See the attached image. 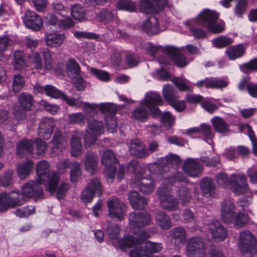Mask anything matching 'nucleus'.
<instances>
[{"instance_id":"obj_1","label":"nucleus","mask_w":257,"mask_h":257,"mask_svg":"<svg viewBox=\"0 0 257 257\" xmlns=\"http://www.w3.org/2000/svg\"><path fill=\"white\" fill-rule=\"evenodd\" d=\"M162 99L156 92L147 93L143 100L140 102V106L136 107L132 112V117L136 120L145 122L149 116V109L152 115L157 116L161 114L157 106L162 104Z\"/></svg>"},{"instance_id":"obj_2","label":"nucleus","mask_w":257,"mask_h":257,"mask_svg":"<svg viewBox=\"0 0 257 257\" xmlns=\"http://www.w3.org/2000/svg\"><path fill=\"white\" fill-rule=\"evenodd\" d=\"M187 179L181 173H177L173 177L162 180L161 186L157 191L160 205L162 208L169 211H175L178 209V203L171 194L170 187L176 182H185Z\"/></svg>"},{"instance_id":"obj_3","label":"nucleus","mask_w":257,"mask_h":257,"mask_svg":"<svg viewBox=\"0 0 257 257\" xmlns=\"http://www.w3.org/2000/svg\"><path fill=\"white\" fill-rule=\"evenodd\" d=\"M80 107L89 115L91 113H95L96 109L98 108L103 114L105 115V121L107 131L113 133L117 126V123L114 118L116 111L115 105L110 103H101L99 104L83 102Z\"/></svg>"},{"instance_id":"obj_4","label":"nucleus","mask_w":257,"mask_h":257,"mask_svg":"<svg viewBox=\"0 0 257 257\" xmlns=\"http://www.w3.org/2000/svg\"><path fill=\"white\" fill-rule=\"evenodd\" d=\"M216 179L219 185L224 187L229 186L232 191L237 195L249 193L246 178L243 173L232 174L229 179L225 173L221 172L216 176Z\"/></svg>"},{"instance_id":"obj_5","label":"nucleus","mask_w":257,"mask_h":257,"mask_svg":"<svg viewBox=\"0 0 257 257\" xmlns=\"http://www.w3.org/2000/svg\"><path fill=\"white\" fill-rule=\"evenodd\" d=\"M149 237L147 233L141 231L138 238L130 235L124 236L117 241L118 246L123 251H125L128 248L134 247L135 248L130 252V257H150L142 244Z\"/></svg>"},{"instance_id":"obj_6","label":"nucleus","mask_w":257,"mask_h":257,"mask_svg":"<svg viewBox=\"0 0 257 257\" xmlns=\"http://www.w3.org/2000/svg\"><path fill=\"white\" fill-rule=\"evenodd\" d=\"M221 218L225 223H233L235 226L240 227L246 223L248 218L246 214L237 211L233 201L228 199L221 203Z\"/></svg>"},{"instance_id":"obj_7","label":"nucleus","mask_w":257,"mask_h":257,"mask_svg":"<svg viewBox=\"0 0 257 257\" xmlns=\"http://www.w3.org/2000/svg\"><path fill=\"white\" fill-rule=\"evenodd\" d=\"M37 182L44 184L50 192H54L59 181V175L56 172L50 174V165L46 161H40L36 166Z\"/></svg>"},{"instance_id":"obj_8","label":"nucleus","mask_w":257,"mask_h":257,"mask_svg":"<svg viewBox=\"0 0 257 257\" xmlns=\"http://www.w3.org/2000/svg\"><path fill=\"white\" fill-rule=\"evenodd\" d=\"M219 14L214 11L205 9L202 11L196 18L197 23L205 27L212 33L222 32L225 29L223 22L216 23Z\"/></svg>"},{"instance_id":"obj_9","label":"nucleus","mask_w":257,"mask_h":257,"mask_svg":"<svg viewBox=\"0 0 257 257\" xmlns=\"http://www.w3.org/2000/svg\"><path fill=\"white\" fill-rule=\"evenodd\" d=\"M238 247L245 257H250L257 251L256 240L250 232L244 231L240 233Z\"/></svg>"},{"instance_id":"obj_10","label":"nucleus","mask_w":257,"mask_h":257,"mask_svg":"<svg viewBox=\"0 0 257 257\" xmlns=\"http://www.w3.org/2000/svg\"><path fill=\"white\" fill-rule=\"evenodd\" d=\"M129 224L132 232L136 234L139 237L140 232L144 230H139V229L145 227L150 224L151 221L150 215L145 211L134 212L130 214ZM145 232V231H144ZM146 233H147L145 231Z\"/></svg>"},{"instance_id":"obj_11","label":"nucleus","mask_w":257,"mask_h":257,"mask_svg":"<svg viewBox=\"0 0 257 257\" xmlns=\"http://www.w3.org/2000/svg\"><path fill=\"white\" fill-rule=\"evenodd\" d=\"M25 202L22 196L15 191L0 194V211H6L9 208L21 206Z\"/></svg>"},{"instance_id":"obj_12","label":"nucleus","mask_w":257,"mask_h":257,"mask_svg":"<svg viewBox=\"0 0 257 257\" xmlns=\"http://www.w3.org/2000/svg\"><path fill=\"white\" fill-rule=\"evenodd\" d=\"M104 132V126L102 121L94 119L89 120L87 122V129L84 136V143L86 145L93 144L96 137Z\"/></svg>"},{"instance_id":"obj_13","label":"nucleus","mask_w":257,"mask_h":257,"mask_svg":"<svg viewBox=\"0 0 257 257\" xmlns=\"http://www.w3.org/2000/svg\"><path fill=\"white\" fill-rule=\"evenodd\" d=\"M186 254L189 257H204L206 246L203 240L197 237L189 238L186 244Z\"/></svg>"},{"instance_id":"obj_14","label":"nucleus","mask_w":257,"mask_h":257,"mask_svg":"<svg viewBox=\"0 0 257 257\" xmlns=\"http://www.w3.org/2000/svg\"><path fill=\"white\" fill-rule=\"evenodd\" d=\"M18 103L20 104L21 108L19 106H15L13 114L17 120H21L26 117L25 111L29 110L32 106L33 99L32 95L26 93H21L18 98Z\"/></svg>"},{"instance_id":"obj_15","label":"nucleus","mask_w":257,"mask_h":257,"mask_svg":"<svg viewBox=\"0 0 257 257\" xmlns=\"http://www.w3.org/2000/svg\"><path fill=\"white\" fill-rule=\"evenodd\" d=\"M101 162L105 166V173L107 182H112L115 176V164L117 163L113 152L110 150L105 151L102 155Z\"/></svg>"},{"instance_id":"obj_16","label":"nucleus","mask_w":257,"mask_h":257,"mask_svg":"<svg viewBox=\"0 0 257 257\" xmlns=\"http://www.w3.org/2000/svg\"><path fill=\"white\" fill-rule=\"evenodd\" d=\"M144 172V170L142 169L141 174L137 175L132 179V184L133 187H138L143 194H150L155 189V182L151 178L142 177V174Z\"/></svg>"},{"instance_id":"obj_17","label":"nucleus","mask_w":257,"mask_h":257,"mask_svg":"<svg viewBox=\"0 0 257 257\" xmlns=\"http://www.w3.org/2000/svg\"><path fill=\"white\" fill-rule=\"evenodd\" d=\"M163 92L165 99L168 101L170 104L177 111H182L185 109L184 101L178 100V97L175 94L174 88L171 85H165Z\"/></svg>"},{"instance_id":"obj_18","label":"nucleus","mask_w":257,"mask_h":257,"mask_svg":"<svg viewBox=\"0 0 257 257\" xmlns=\"http://www.w3.org/2000/svg\"><path fill=\"white\" fill-rule=\"evenodd\" d=\"M108 215L111 217H115L119 220L123 219L126 212V206L117 198L111 199L108 201Z\"/></svg>"},{"instance_id":"obj_19","label":"nucleus","mask_w":257,"mask_h":257,"mask_svg":"<svg viewBox=\"0 0 257 257\" xmlns=\"http://www.w3.org/2000/svg\"><path fill=\"white\" fill-rule=\"evenodd\" d=\"M46 94L47 96L55 98H61L71 106L80 107L83 104L82 101L79 99L69 97L52 85H46Z\"/></svg>"},{"instance_id":"obj_20","label":"nucleus","mask_w":257,"mask_h":257,"mask_svg":"<svg viewBox=\"0 0 257 257\" xmlns=\"http://www.w3.org/2000/svg\"><path fill=\"white\" fill-rule=\"evenodd\" d=\"M101 187L97 179L92 180L87 187L81 194V199L85 203L90 202L93 199L94 194H101Z\"/></svg>"},{"instance_id":"obj_21","label":"nucleus","mask_w":257,"mask_h":257,"mask_svg":"<svg viewBox=\"0 0 257 257\" xmlns=\"http://www.w3.org/2000/svg\"><path fill=\"white\" fill-rule=\"evenodd\" d=\"M166 4V0H141L139 8L145 13H155Z\"/></svg>"},{"instance_id":"obj_22","label":"nucleus","mask_w":257,"mask_h":257,"mask_svg":"<svg viewBox=\"0 0 257 257\" xmlns=\"http://www.w3.org/2000/svg\"><path fill=\"white\" fill-rule=\"evenodd\" d=\"M52 151L55 153L62 152L67 146V137L61 131L56 130L50 142Z\"/></svg>"},{"instance_id":"obj_23","label":"nucleus","mask_w":257,"mask_h":257,"mask_svg":"<svg viewBox=\"0 0 257 257\" xmlns=\"http://www.w3.org/2000/svg\"><path fill=\"white\" fill-rule=\"evenodd\" d=\"M55 126L54 120L51 118H43L38 128V134L46 140L49 139Z\"/></svg>"},{"instance_id":"obj_24","label":"nucleus","mask_w":257,"mask_h":257,"mask_svg":"<svg viewBox=\"0 0 257 257\" xmlns=\"http://www.w3.org/2000/svg\"><path fill=\"white\" fill-rule=\"evenodd\" d=\"M23 22L27 28L35 31L39 30L43 26L41 18L35 12L29 10L26 12Z\"/></svg>"},{"instance_id":"obj_25","label":"nucleus","mask_w":257,"mask_h":257,"mask_svg":"<svg viewBox=\"0 0 257 257\" xmlns=\"http://www.w3.org/2000/svg\"><path fill=\"white\" fill-rule=\"evenodd\" d=\"M228 83V81L224 79L208 77L198 81L196 83V85L199 88H201L203 86H205L206 88H221L226 87Z\"/></svg>"},{"instance_id":"obj_26","label":"nucleus","mask_w":257,"mask_h":257,"mask_svg":"<svg viewBox=\"0 0 257 257\" xmlns=\"http://www.w3.org/2000/svg\"><path fill=\"white\" fill-rule=\"evenodd\" d=\"M39 184H40L38 183L37 180L36 182L30 181L23 187L22 193L17 192L22 196L24 200L25 199L24 197H31L32 196H37L41 197L43 195V192L42 189L39 186Z\"/></svg>"},{"instance_id":"obj_27","label":"nucleus","mask_w":257,"mask_h":257,"mask_svg":"<svg viewBox=\"0 0 257 257\" xmlns=\"http://www.w3.org/2000/svg\"><path fill=\"white\" fill-rule=\"evenodd\" d=\"M128 150L131 155L139 158L147 157L145 145L140 140L134 139L128 143Z\"/></svg>"},{"instance_id":"obj_28","label":"nucleus","mask_w":257,"mask_h":257,"mask_svg":"<svg viewBox=\"0 0 257 257\" xmlns=\"http://www.w3.org/2000/svg\"><path fill=\"white\" fill-rule=\"evenodd\" d=\"M208 227L213 237L216 241H222L226 237V231L219 221L213 220Z\"/></svg>"},{"instance_id":"obj_29","label":"nucleus","mask_w":257,"mask_h":257,"mask_svg":"<svg viewBox=\"0 0 257 257\" xmlns=\"http://www.w3.org/2000/svg\"><path fill=\"white\" fill-rule=\"evenodd\" d=\"M81 132L78 131L73 132L70 142L71 154L73 157H78L82 154Z\"/></svg>"},{"instance_id":"obj_30","label":"nucleus","mask_w":257,"mask_h":257,"mask_svg":"<svg viewBox=\"0 0 257 257\" xmlns=\"http://www.w3.org/2000/svg\"><path fill=\"white\" fill-rule=\"evenodd\" d=\"M183 171L189 176L197 177L201 173V168L196 160L188 159L184 163Z\"/></svg>"},{"instance_id":"obj_31","label":"nucleus","mask_w":257,"mask_h":257,"mask_svg":"<svg viewBox=\"0 0 257 257\" xmlns=\"http://www.w3.org/2000/svg\"><path fill=\"white\" fill-rule=\"evenodd\" d=\"M65 38L64 34L54 33L46 35L45 40L47 46L56 48L63 44Z\"/></svg>"},{"instance_id":"obj_32","label":"nucleus","mask_w":257,"mask_h":257,"mask_svg":"<svg viewBox=\"0 0 257 257\" xmlns=\"http://www.w3.org/2000/svg\"><path fill=\"white\" fill-rule=\"evenodd\" d=\"M171 237L172 242L176 246L183 245L186 241V233L181 227H176L171 231Z\"/></svg>"},{"instance_id":"obj_33","label":"nucleus","mask_w":257,"mask_h":257,"mask_svg":"<svg viewBox=\"0 0 257 257\" xmlns=\"http://www.w3.org/2000/svg\"><path fill=\"white\" fill-rule=\"evenodd\" d=\"M128 197L131 206L135 209H143L147 204L146 198L140 196L136 191L131 192Z\"/></svg>"},{"instance_id":"obj_34","label":"nucleus","mask_w":257,"mask_h":257,"mask_svg":"<svg viewBox=\"0 0 257 257\" xmlns=\"http://www.w3.org/2000/svg\"><path fill=\"white\" fill-rule=\"evenodd\" d=\"M142 29L150 35L156 34L159 33L158 21L154 16L150 17L146 20L142 25Z\"/></svg>"},{"instance_id":"obj_35","label":"nucleus","mask_w":257,"mask_h":257,"mask_svg":"<svg viewBox=\"0 0 257 257\" xmlns=\"http://www.w3.org/2000/svg\"><path fill=\"white\" fill-rule=\"evenodd\" d=\"M200 188L203 195L207 197H213L215 194V187L213 181L209 178L201 181Z\"/></svg>"},{"instance_id":"obj_36","label":"nucleus","mask_w":257,"mask_h":257,"mask_svg":"<svg viewBox=\"0 0 257 257\" xmlns=\"http://www.w3.org/2000/svg\"><path fill=\"white\" fill-rule=\"evenodd\" d=\"M34 167V163L32 161L26 160L20 164L17 167V173L21 179H25L30 174Z\"/></svg>"},{"instance_id":"obj_37","label":"nucleus","mask_w":257,"mask_h":257,"mask_svg":"<svg viewBox=\"0 0 257 257\" xmlns=\"http://www.w3.org/2000/svg\"><path fill=\"white\" fill-rule=\"evenodd\" d=\"M17 147L19 155L31 154L34 151V142L32 140H23L18 143Z\"/></svg>"},{"instance_id":"obj_38","label":"nucleus","mask_w":257,"mask_h":257,"mask_svg":"<svg viewBox=\"0 0 257 257\" xmlns=\"http://www.w3.org/2000/svg\"><path fill=\"white\" fill-rule=\"evenodd\" d=\"M167 51L171 59L177 66L183 67L187 65L185 56L181 54L178 50L174 48H169Z\"/></svg>"},{"instance_id":"obj_39","label":"nucleus","mask_w":257,"mask_h":257,"mask_svg":"<svg viewBox=\"0 0 257 257\" xmlns=\"http://www.w3.org/2000/svg\"><path fill=\"white\" fill-rule=\"evenodd\" d=\"M211 122L215 131L217 133L224 134L229 131L228 124L220 117H213Z\"/></svg>"},{"instance_id":"obj_40","label":"nucleus","mask_w":257,"mask_h":257,"mask_svg":"<svg viewBox=\"0 0 257 257\" xmlns=\"http://www.w3.org/2000/svg\"><path fill=\"white\" fill-rule=\"evenodd\" d=\"M41 53L43 56V70L48 71L53 69V52L51 51L48 48H44L41 50Z\"/></svg>"},{"instance_id":"obj_41","label":"nucleus","mask_w":257,"mask_h":257,"mask_svg":"<svg viewBox=\"0 0 257 257\" xmlns=\"http://www.w3.org/2000/svg\"><path fill=\"white\" fill-rule=\"evenodd\" d=\"M115 11L108 10H103L99 12L96 15V19L98 21L104 23H108L112 20H116Z\"/></svg>"},{"instance_id":"obj_42","label":"nucleus","mask_w":257,"mask_h":257,"mask_svg":"<svg viewBox=\"0 0 257 257\" xmlns=\"http://www.w3.org/2000/svg\"><path fill=\"white\" fill-rule=\"evenodd\" d=\"M98 158L93 153L87 154L85 157L84 165L85 169L92 173L97 169Z\"/></svg>"},{"instance_id":"obj_43","label":"nucleus","mask_w":257,"mask_h":257,"mask_svg":"<svg viewBox=\"0 0 257 257\" xmlns=\"http://www.w3.org/2000/svg\"><path fill=\"white\" fill-rule=\"evenodd\" d=\"M226 53L229 59L232 60L241 57L244 53V49L243 45L239 44L228 48Z\"/></svg>"},{"instance_id":"obj_44","label":"nucleus","mask_w":257,"mask_h":257,"mask_svg":"<svg viewBox=\"0 0 257 257\" xmlns=\"http://www.w3.org/2000/svg\"><path fill=\"white\" fill-rule=\"evenodd\" d=\"M176 195L183 205L188 203L191 199L190 190L185 186L180 187L176 191Z\"/></svg>"},{"instance_id":"obj_45","label":"nucleus","mask_w":257,"mask_h":257,"mask_svg":"<svg viewBox=\"0 0 257 257\" xmlns=\"http://www.w3.org/2000/svg\"><path fill=\"white\" fill-rule=\"evenodd\" d=\"M156 218L157 223L162 229L167 230L171 227V219L165 212H159Z\"/></svg>"},{"instance_id":"obj_46","label":"nucleus","mask_w":257,"mask_h":257,"mask_svg":"<svg viewBox=\"0 0 257 257\" xmlns=\"http://www.w3.org/2000/svg\"><path fill=\"white\" fill-rule=\"evenodd\" d=\"M66 68L68 75L72 77L78 76L80 72V67L74 59L67 61Z\"/></svg>"},{"instance_id":"obj_47","label":"nucleus","mask_w":257,"mask_h":257,"mask_svg":"<svg viewBox=\"0 0 257 257\" xmlns=\"http://www.w3.org/2000/svg\"><path fill=\"white\" fill-rule=\"evenodd\" d=\"M116 7L118 10L129 12H136L137 10V5L132 0H119L117 2Z\"/></svg>"},{"instance_id":"obj_48","label":"nucleus","mask_w":257,"mask_h":257,"mask_svg":"<svg viewBox=\"0 0 257 257\" xmlns=\"http://www.w3.org/2000/svg\"><path fill=\"white\" fill-rule=\"evenodd\" d=\"M176 87L180 91H185L191 89V82L185 78L176 77L171 80Z\"/></svg>"},{"instance_id":"obj_49","label":"nucleus","mask_w":257,"mask_h":257,"mask_svg":"<svg viewBox=\"0 0 257 257\" xmlns=\"http://www.w3.org/2000/svg\"><path fill=\"white\" fill-rule=\"evenodd\" d=\"M30 61L37 70H43V65L40 54L36 51H33L28 57Z\"/></svg>"},{"instance_id":"obj_50","label":"nucleus","mask_w":257,"mask_h":257,"mask_svg":"<svg viewBox=\"0 0 257 257\" xmlns=\"http://www.w3.org/2000/svg\"><path fill=\"white\" fill-rule=\"evenodd\" d=\"M212 43L215 47L221 48L232 44L233 40L226 36H221L213 39Z\"/></svg>"},{"instance_id":"obj_51","label":"nucleus","mask_w":257,"mask_h":257,"mask_svg":"<svg viewBox=\"0 0 257 257\" xmlns=\"http://www.w3.org/2000/svg\"><path fill=\"white\" fill-rule=\"evenodd\" d=\"M70 167V180L74 183L81 175L80 165L78 162L75 161L71 163Z\"/></svg>"},{"instance_id":"obj_52","label":"nucleus","mask_w":257,"mask_h":257,"mask_svg":"<svg viewBox=\"0 0 257 257\" xmlns=\"http://www.w3.org/2000/svg\"><path fill=\"white\" fill-rule=\"evenodd\" d=\"M26 66L23 53L21 51H16L14 54V67L16 70H21Z\"/></svg>"},{"instance_id":"obj_53","label":"nucleus","mask_w":257,"mask_h":257,"mask_svg":"<svg viewBox=\"0 0 257 257\" xmlns=\"http://www.w3.org/2000/svg\"><path fill=\"white\" fill-rule=\"evenodd\" d=\"M68 116V122L70 124H84L86 116L81 112H77L69 114Z\"/></svg>"},{"instance_id":"obj_54","label":"nucleus","mask_w":257,"mask_h":257,"mask_svg":"<svg viewBox=\"0 0 257 257\" xmlns=\"http://www.w3.org/2000/svg\"><path fill=\"white\" fill-rule=\"evenodd\" d=\"M71 15L74 19L82 21L84 18V11L82 7L78 4H75L71 7Z\"/></svg>"},{"instance_id":"obj_55","label":"nucleus","mask_w":257,"mask_h":257,"mask_svg":"<svg viewBox=\"0 0 257 257\" xmlns=\"http://www.w3.org/2000/svg\"><path fill=\"white\" fill-rule=\"evenodd\" d=\"M200 135L203 136L204 139L208 144H210L209 141H211L213 136L210 125L202 123L200 125Z\"/></svg>"},{"instance_id":"obj_56","label":"nucleus","mask_w":257,"mask_h":257,"mask_svg":"<svg viewBox=\"0 0 257 257\" xmlns=\"http://www.w3.org/2000/svg\"><path fill=\"white\" fill-rule=\"evenodd\" d=\"M147 254L159 252L162 248L160 243L147 241L143 245Z\"/></svg>"},{"instance_id":"obj_57","label":"nucleus","mask_w":257,"mask_h":257,"mask_svg":"<svg viewBox=\"0 0 257 257\" xmlns=\"http://www.w3.org/2000/svg\"><path fill=\"white\" fill-rule=\"evenodd\" d=\"M35 212V207L32 206H28L17 210L15 213L17 216L20 217H28L30 215L34 214Z\"/></svg>"},{"instance_id":"obj_58","label":"nucleus","mask_w":257,"mask_h":257,"mask_svg":"<svg viewBox=\"0 0 257 257\" xmlns=\"http://www.w3.org/2000/svg\"><path fill=\"white\" fill-rule=\"evenodd\" d=\"M90 72L101 81H107L109 80V74L106 71L94 68H91Z\"/></svg>"},{"instance_id":"obj_59","label":"nucleus","mask_w":257,"mask_h":257,"mask_svg":"<svg viewBox=\"0 0 257 257\" xmlns=\"http://www.w3.org/2000/svg\"><path fill=\"white\" fill-rule=\"evenodd\" d=\"M162 122L167 129H170L174 121V117L169 112H164L161 116Z\"/></svg>"},{"instance_id":"obj_60","label":"nucleus","mask_w":257,"mask_h":257,"mask_svg":"<svg viewBox=\"0 0 257 257\" xmlns=\"http://www.w3.org/2000/svg\"><path fill=\"white\" fill-rule=\"evenodd\" d=\"M24 85V78L20 75H15L13 82V90L15 93L19 92Z\"/></svg>"},{"instance_id":"obj_61","label":"nucleus","mask_w":257,"mask_h":257,"mask_svg":"<svg viewBox=\"0 0 257 257\" xmlns=\"http://www.w3.org/2000/svg\"><path fill=\"white\" fill-rule=\"evenodd\" d=\"M239 68L244 73H248L250 71L257 70V59H253L248 63L240 65Z\"/></svg>"},{"instance_id":"obj_62","label":"nucleus","mask_w":257,"mask_h":257,"mask_svg":"<svg viewBox=\"0 0 257 257\" xmlns=\"http://www.w3.org/2000/svg\"><path fill=\"white\" fill-rule=\"evenodd\" d=\"M247 5V0H239L234 8L235 15L238 17H241L244 13Z\"/></svg>"},{"instance_id":"obj_63","label":"nucleus","mask_w":257,"mask_h":257,"mask_svg":"<svg viewBox=\"0 0 257 257\" xmlns=\"http://www.w3.org/2000/svg\"><path fill=\"white\" fill-rule=\"evenodd\" d=\"M247 130V135L249 137L252 145V151L254 155L257 154V139L255 137L253 132L250 127L247 125L245 126Z\"/></svg>"},{"instance_id":"obj_64","label":"nucleus","mask_w":257,"mask_h":257,"mask_svg":"<svg viewBox=\"0 0 257 257\" xmlns=\"http://www.w3.org/2000/svg\"><path fill=\"white\" fill-rule=\"evenodd\" d=\"M145 49L147 53L150 56L154 57L158 50L161 48L159 46H156L151 43H147L145 44Z\"/></svg>"}]
</instances>
